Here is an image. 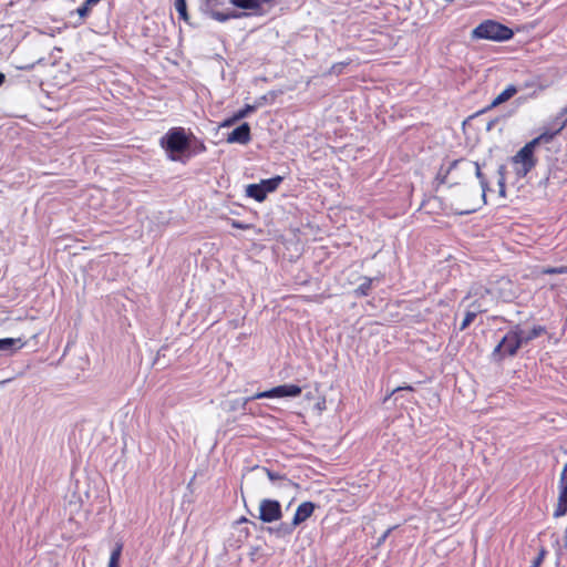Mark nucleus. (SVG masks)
<instances>
[{
    "instance_id": "f257e3e1",
    "label": "nucleus",
    "mask_w": 567,
    "mask_h": 567,
    "mask_svg": "<svg viewBox=\"0 0 567 567\" xmlns=\"http://www.w3.org/2000/svg\"><path fill=\"white\" fill-rule=\"evenodd\" d=\"M546 333V327L537 324L529 331H524L519 324L514 326L499 341L493 351V355L499 359L514 357L523 344Z\"/></svg>"
},
{
    "instance_id": "f03ea898",
    "label": "nucleus",
    "mask_w": 567,
    "mask_h": 567,
    "mask_svg": "<svg viewBox=\"0 0 567 567\" xmlns=\"http://www.w3.org/2000/svg\"><path fill=\"white\" fill-rule=\"evenodd\" d=\"M159 145L168 154L172 161H177L190 147V141L186 135L185 128L172 127L161 138Z\"/></svg>"
},
{
    "instance_id": "7ed1b4c3",
    "label": "nucleus",
    "mask_w": 567,
    "mask_h": 567,
    "mask_svg": "<svg viewBox=\"0 0 567 567\" xmlns=\"http://www.w3.org/2000/svg\"><path fill=\"white\" fill-rule=\"evenodd\" d=\"M473 35L478 39L502 42L512 39L514 32L511 28L502 24L501 22L485 20L473 30Z\"/></svg>"
},
{
    "instance_id": "20e7f679",
    "label": "nucleus",
    "mask_w": 567,
    "mask_h": 567,
    "mask_svg": "<svg viewBox=\"0 0 567 567\" xmlns=\"http://www.w3.org/2000/svg\"><path fill=\"white\" fill-rule=\"evenodd\" d=\"M535 148L536 142L529 141L513 156L512 163L518 176H526L536 166Z\"/></svg>"
},
{
    "instance_id": "39448f33",
    "label": "nucleus",
    "mask_w": 567,
    "mask_h": 567,
    "mask_svg": "<svg viewBox=\"0 0 567 567\" xmlns=\"http://www.w3.org/2000/svg\"><path fill=\"white\" fill-rule=\"evenodd\" d=\"M204 11L218 22H226L231 19H239V14L234 9L227 7L225 0H204Z\"/></svg>"
},
{
    "instance_id": "423d86ee",
    "label": "nucleus",
    "mask_w": 567,
    "mask_h": 567,
    "mask_svg": "<svg viewBox=\"0 0 567 567\" xmlns=\"http://www.w3.org/2000/svg\"><path fill=\"white\" fill-rule=\"evenodd\" d=\"M282 517L281 505L276 499L264 498L259 504V519L262 523H274Z\"/></svg>"
},
{
    "instance_id": "0eeeda50",
    "label": "nucleus",
    "mask_w": 567,
    "mask_h": 567,
    "mask_svg": "<svg viewBox=\"0 0 567 567\" xmlns=\"http://www.w3.org/2000/svg\"><path fill=\"white\" fill-rule=\"evenodd\" d=\"M235 8L244 11H237L239 19L247 17H261L266 13L264 4L260 0H228Z\"/></svg>"
},
{
    "instance_id": "6e6552de",
    "label": "nucleus",
    "mask_w": 567,
    "mask_h": 567,
    "mask_svg": "<svg viewBox=\"0 0 567 567\" xmlns=\"http://www.w3.org/2000/svg\"><path fill=\"white\" fill-rule=\"evenodd\" d=\"M567 514V463L564 465L558 480V498L554 509V517L559 518Z\"/></svg>"
},
{
    "instance_id": "1a4fd4ad",
    "label": "nucleus",
    "mask_w": 567,
    "mask_h": 567,
    "mask_svg": "<svg viewBox=\"0 0 567 567\" xmlns=\"http://www.w3.org/2000/svg\"><path fill=\"white\" fill-rule=\"evenodd\" d=\"M301 388L296 384H282L275 386L270 390L256 393L251 400L257 399H272L284 396H298L301 393Z\"/></svg>"
},
{
    "instance_id": "9d476101",
    "label": "nucleus",
    "mask_w": 567,
    "mask_h": 567,
    "mask_svg": "<svg viewBox=\"0 0 567 567\" xmlns=\"http://www.w3.org/2000/svg\"><path fill=\"white\" fill-rule=\"evenodd\" d=\"M567 126V118H560L557 116L548 128L532 141L536 142V146L540 143H549L557 134H559Z\"/></svg>"
},
{
    "instance_id": "9b49d317",
    "label": "nucleus",
    "mask_w": 567,
    "mask_h": 567,
    "mask_svg": "<svg viewBox=\"0 0 567 567\" xmlns=\"http://www.w3.org/2000/svg\"><path fill=\"white\" fill-rule=\"evenodd\" d=\"M315 509L316 505L312 502L301 503L295 512L290 527H286V532L291 533L295 527H297L301 523L306 522L309 517H311Z\"/></svg>"
},
{
    "instance_id": "f8f14e48",
    "label": "nucleus",
    "mask_w": 567,
    "mask_h": 567,
    "mask_svg": "<svg viewBox=\"0 0 567 567\" xmlns=\"http://www.w3.org/2000/svg\"><path fill=\"white\" fill-rule=\"evenodd\" d=\"M228 143L246 145L251 141V130L248 123H243L227 135Z\"/></svg>"
},
{
    "instance_id": "ddd939ff",
    "label": "nucleus",
    "mask_w": 567,
    "mask_h": 567,
    "mask_svg": "<svg viewBox=\"0 0 567 567\" xmlns=\"http://www.w3.org/2000/svg\"><path fill=\"white\" fill-rule=\"evenodd\" d=\"M255 110H256L255 105L246 104L243 109H240L237 112H235L231 116L225 118L220 123V127H230V126H233L236 122L240 121L241 118H245L250 113H252Z\"/></svg>"
},
{
    "instance_id": "4468645a",
    "label": "nucleus",
    "mask_w": 567,
    "mask_h": 567,
    "mask_svg": "<svg viewBox=\"0 0 567 567\" xmlns=\"http://www.w3.org/2000/svg\"><path fill=\"white\" fill-rule=\"evenodd\" d=\"M517 87L513 84H509L503 92H501L493 101L492 103L484 110V111H488V110H492L505 102H507L508 100H511L516 93H517Z\"/></svg>"
},
{
    "instance_id": "2eb2a0df",
    "label": "nucleus",
    "mask_w": 567,
    "mask_h": 567,
    "mask_svg": "<svg viewBox=\"0 0 567 567\" xmlns=\"http://www.w3.org/2000/svg\"><path fill=\"white\" fill-rule=\"evenodd\" d=\"M27 342L21 338H4L0 339V351L16 352L22 349Z\"/></svg>"
},
{
    "instance_id": "dca6fc26",
    "label": "nucleus",
    "mask_w": 567,
    "mask_h": 567,
    "mask_svg": "<svg viewBox=\"0 0 567 567\" xmlns=\"http://www.w3.org/2000/svg\"><path fill=\"white\" fill-rule=\"evenodd\" d=\"M247 195L259 203L264 202L267 197V193L265 192L260 183L248 185Z\"/></svg>"
},
{
    "instance_id": "f3484780",
    "label": "nucleus",
    "mask_w": 567,
    "mask_h": 567,
    "mask_svg": "<svg viewBox=\"0 0 567 567\" xmlns=\"http://www.w3.org/2000/svg\"><path fill=\"white\" fill-rule=\"evenodd\" d=\"M281 182H282V177L276 176V177H272L269 179L261 181L260 185L262 186L265 192L268 194V193L275 192Z\"/></svg>"
},
{
    "instance_id": "a211bd4d",
    "label": "nucleus",
    "mask_w": 567,
    "mask_h": 567,
    "mask_svg": "<svg viewBox=\"0 0 567 567\" xmlns=\"http://www.w3.org/2000/svg\"><path fill=\"white\" fill-rule=\"evenodd\" d=\"M373 279L365 277L363 282L354 290V295L357 297H367L369 296L372 288Z\"/></svg>"
},
{
    "instance_id": "6ab92c4d",
    "label": "nucleus",
    "mask_w": 567,
    "mask_h": 567,
    "mask_svg": "<svg viewBox=\"0 0 567 567\" xmlns=\"http://www.w3.org/2000/svg\"><path fill=\"white\" fill-rule=\"evenodd\" d=\"M175 9L179 16V19L188 21L186 0H175Z\"/></svg>"
},
{
    "instance_id": "aec40b11",
    "label": "nucleus",
    "mask_w": 567,
    "mask_h": 567,
    "mask_svg": "<svg viewBox=\"0 0 567 567\" xmlns=\"http://www.w3.org/2000/svg\"><path fill=\"white\" fill-rule=\"evenodd\" d=\"M540 274H543V275H561V274H567V266L544 267L540 270Z\"/></svg>"
},
{
    "instance_id": "412c9836",
    "label": "nucleus",
    "mask_w": 567,
    "mask_h": 567,
    "mask_svg": "<svg viewBox=\"0 0 567 567\" xmlns=\"http://www.w3.org/2000/svg\"><path fill=\"white\" fill-rule=\"evenodd\" d=\"M464 163V159H455L451 163L449 168H446L443 173V168L440 169L439 175L442 176V183L446 182L447 175L454 168H456L460 164Z\"/></svg>"
},
{
    "instance_id": "4be33fe9",
    "label": "nucleus",
    "mask_w": 567,
    "mask_h": 567,
    "mask_svg": "<svg viewBox=\"0 0 567 567\" xmlns=\"http://www.w3.org/2000/svg\"><path fill=\"white\" fill-rule=\"evenodd\" d=\"M477 312L476 311H467L465 313V317L460 326V330H465L476 318Z\"/></svg>"
},
{
    "instance_id": "5701e85b",
    "label": "nucleus",
    "mask_w": 567,
    "mask_h": 567,
    "mask_svg": "<svg viewBox=\"0 0 567 567\" xmlns=\"http://www.w3.org/2000/svg\"><path fill=\"white\" fill-rule=\"evenodd\" d=\"M122 550H123V544L116 543L115 547L113 548V550L111 553L110 560L120 563Z\"/></svg>"
},
{
    "instance_id": "b1692460",
    "label": "nucleus",
    "mask_w": 567,
    "mask_h": 567,
    "mask_svg": "<svg viewBox=\"0 0 567 567\" xmlns=\"http://www.w3.org/2000/svg\"><path fill=\"white\" fill-rule=\"evenodd\" d=\"M91 11V6L86 4V1H84L78 9L76 12L81 18H85L89 16Z\"/></svg>"
},
{
    "instance_id": "393cba45",
    "label": "nucleus",
    "mask_w": 567,
    "mask_h": 567,
    "mask_svg": "<svg viewBox=\"0 0 567 567\" xmlns=\"http://www.w3.org/2000/svg\"><path fill=\"white\" fill-rule=\"evenodd\" d=\"M206 152V145L204 144L203 141H196L195 145H194V150H193V153L194 154H199V153H204Z\"/></svg>"
},
{
    "instance_id": "a878e982",
    "label": "nucleus",
    "mask_w": 567,
    "mask_h": 567,
    "mask_svg": "<svg viewBox=\"0 0 567 567\" xmlns=\"http://www.w3.org/2000/svg\"><path fill=\"white\" fill-rule=\"evenodd\" d=\"M230 225H231V227L238 228V229H249L250 228V225L244 224V223H241L239 220H236V219H231L230 220Z\"/></svg>"
},
{
    "instance_id": "bb28decb",
    "label": "nucleus",
    "mask_w": 567,
    "mask_h": 567,
    "mask_svg": "<svg viewBox=\"0 0 567 567\" xmlns=\"http://www.w3.org/2000/svg\"><path fill=\"white\" fill-rule=\"evenodd\" d=\"M301 299L306 302H320L322 296H302Z\"/></svg>"
},
{
    "instance_id": "cd10ccee",
    "label": "nucleus",
    "mask_w": 567,
    "mask_h": 567,
    "mask_svg": "<svg viewBox=\"0 0 567 567\" xmlns=\"http://www.w3.org/2000/svg\"><path fill=\"white\" fill-rule=\"evenodd\" d=\"M544 555H545V550H542L540 554L534 559L530 567H539L540 564L543 563Z\"/></svg>"
},
{
    "instance_id": "c85d7f7f",
    "label": "nucleus",
    "mask_w": 567,
    "mask_h": 567,
    "mask_svg": "<svg viewBox=\"0 0 567 567\" xmlns=\"http://www.w3.org/2000/svg\"><path fill=\"white\" fill-rule=\"evenodd\" d=\"M394 528H395V526L388 528V529L383 533V535L379 538V544L384 543V542H385V539L389 537V535L391 534V532H392Z\"/></svg>"
},
{
    "instance_id": "c756f323",
    "label": "nucleus",
    "mask_w": 567,
    "mask_h": 567,
    "mask_svg": "<svg viewBox=\"0 0 567 567\" xmlns=\"http://www.w3.org/2000/svg\"><path fill=\"white\" fill-rule=\"evenodd\" d=\"M475 165V173H476V176L481 179V183L482 185H484V182H483V174L481 172V167L478 165V163H474Z\"/></svg>"
},
{
    "instance_id": "7c9ffc66",
    "label": "nucleus",
    "mask_w": 567,
    "mask_h": 567,
    "mask_svg": "<svg viewBox=\"0 0 567 567\" xmlns=\"http://www.w3.org/2000/svg\"><path fill=\"white\" fill-rule=\"evenodd\" d=\"M403 390H404V391H413L414 389H413V386H412V385L398 386L396 389H394V390H393V392H392V393L398 392V391H403Z\"/></svg>"
},
{
    "instance_id": "2f4dec72",
    "label": "nucleus",
    "mask_w": 567,
    "mask_h": 567,
    "mask_svg": "<svg viewBox=\"0 0 567 567\" xmlns=\"http://www.w3.org/2000/svg\"><path fill=\"white\" fill-rule=\"evenodd\" d=\"M566 114H567V105H566V106L560 111V113H559V115H558V116H559L560 118H566V117H565V116H566Z\"/></svg>"
},
{
    "instance_id": "473e14b6",
    "label": "nucleus",
    "mask_w": 567,
    "mask_h": 567,
    "mask_svg": "<svg viewBox=\"0 0 567 567\" xmlns=\"http://www.w3.org/2000/svg\"><path fill=\"white\" fill-rule=\"evenodd\" d=\"M85 1H86V4H90L92 7V6L97 4L101 0H85Z\"/></svg>"
},
{
    "instance_id": "72a5a7b5",
    "label": "nucleus",
    "mask_w": 567,
    "mask_h": 567,
    "mask_svg": "<svg viewBox=\"0 0 567 567\" xmlns=\"http://www.w3.org/2000/svg\"><path fill=\"white\" fill-rule=\"evenodd\" d=\"M107 567H120V563L118 561H111V560H109Z\"/></svg>"
},
{
    "instance_id": "f704fd0d",
    "label": "nucleus",
    "mask_w": 567,
    "mask_h": 567,
    "mask_svg": "<svg viewBox=\"0 0 567 567\" xmlns=\"http://www.w3.org/2000/svg\"><path fill=\"white\" fill-rule=\"evenodd\" d=\"M262 3L265 4H269V6H272L275 0H260Z\"/></svg>"
},
{
    "instance_id": "c9c22d12",
    "label": "nucleus",
    "mask_w": 567,
    "mask_h": 567,
    "mask_svg": "<svg viewBox=\"0 0 567 567\" xmlns=\"http://www.w3.org/2000/svg\"><path fill=\"white\" fill-rule=\"evenodd\" d=\"M4 80H6L4 74L0 72V86L2 85Z\"/></svg>"
}]
</instances>
